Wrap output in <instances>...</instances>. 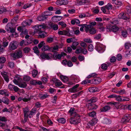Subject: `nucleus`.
<instances>
[{"label": "nucleus", "mask_w": 131, "mask_h": 131, "mask_svg": "<svg viewBox=\"0 0 131 131\" xmlns=\"http://www.w3.org/2000/svg\"><path fill=\"white\" fill-rule=\"evenodd\" d=\"M11 56L13 57L14 60H15L21 58L23 56V52L20 50H16L11 54Z\"/></svg>", "instance_id": "obj_1"}, {"label": "nucleus", "mask_w": 131, "mask_h": 131, "mask_svg": "<svg viewBox=\"0 0 131 131\" xmlns=\"http://www.w3.org/2000/svg\"><path fill=\"white\" fill-rule=\"evenodd\" d=\"M73 34V31L70 30L68 28H67L66 30L62 31L60 30L58 31V34L59 35H64L69 37H71Z\"/></svg>", "instance_id": "obj_2"}, {"label": "nucleus", "mask_w": 131, "mask_h": 131, "mask_svg": "<svg viewBox=\"0 0 131 131\" xmlns=\"http://www.w3.org/2000/svg\"><path fill=\"white\" fill-rule=\"evenodd\" d=\"M69 119V122L70 124H77L81 122V119L80 118V116H73Z\"/></svg>", "instance_id": "obj_3"}, {"label": "nucleus", "mask_w": 131, "mask_h": 131, "mask_svg": "<svg viewBox=\"0 0 131 131\" xmlns=\"http://www.w3.org/2000/svg\"><path fill=\"white\" fill-rule=\"evenodd\" d=\"M118 17L119 19L126 20L129 19L130 18V17L128 13H124L123 12L119 14Z\"/></svg>", "instance_id": "obj_4"}, {"label": "nucleus", "mask_w": 131, "mask_h": 131, "mask_svg": "<svg viewBox=\"0 0 131 131\" xmlns=\"http://www.w3.org/2000/svg\"><path fill=\"white\" fill-rule=\"evenodd\" d=\"M51 55L50 53L47 54L45 52H43L40 54V57L42 59L49 60L52 58V56Z\"/></svg>", "instance_id": "obj_5"}, {"label": "nucleus", "mask_w": 131, "mask_h": 131, "mask_svg": "<svg viewBox=\"0 0 131 131\" xmlns=\"http://www.w3.org/2000/svg\"><path fill=\"white\" fill-rule=\"evenodd\" d=\"M79 86V85L78 84L75 85L72 88L69 89L68 90L69 92L71 93H74L78 91L79 90H81L82 88H80V89L78 88Z\"/></svg>", "instance_id": "obj_6"}, {"label": "nucleus", "mask_w": 131, "mask_h": 131, "mask_svg": "<svg viewBox=\"0 0 131 131\" xmlns=\"http://www.w3.org/2000/svg\"><path fill=\"white\" fill-rule=\"evenodd\" d=\"M87 28V30H86V32H87L88 30H89L90 33L92 34H94L96 32V29L93 27H92L91 25H88Z\"/></svg>", "instance_id": "obj_7"}, {"label": "nucleus", "mask_w": 131, "mask_h": 131, "mask_svg": "<svg viewBox=\"0 0 131 131\" xmlns=\"http://www.w3.org/2000/svg\"><path fill=\"white\" fill-rule=\"evenodd\" d=\"M34 27L35 28L34 32L35 33H38L39 32L42 31L44 28L43 25H36Z\"/></svg>", "instance_id": "obj_8"}, {"label": "nucleus", "mask_w": 131, "mask_h": 131, "mask_svg": "<svg viewBox=\"0 0 131 131\" xmlns=\"http://www.w3.org/2000/svg\"><path fill=\"white\" fill-rule=\"evenodd\" d=\"M130 117L128 116H123L121 120V123L123 124H125L127 122H128L130 120Z\"/></svg>", "instance_id": "obj_9"}, {"label": "nucleus", "mask_w": 131, "mask_h": 131, "mask_svg": "<svg viewBox=\"0 0 131 131\" xmlns=\"http://www.w3.org/2000/svg\"><path fill=\"white\" fill-rule=\"evenodd\" d=\"M98 121L97 118H93L90 121H89L87 124L88 126H92L96 124Z\"/></svg>", "instance_id": "obj_10"}, {"label": "nucleus", "mask_w": 131, "mask_h": 131, "mask_svg": "<svg viewBox=\"0 0 131 131\" xmlns=\"http://www.w3.org/2000/svg\"><path fill=\"white\" fill-rule=\"evenodd\" d=\"M8 73L7 72H4L2 74L4 79L5 81L8 83L9 81V77L8 76Z\"/></svg>", "instance_id": "obj_11"}, {"label": "nucleus", "mask_w": 131, "mask_h": 131, "mask_svg": "<svg viewBox=\"0 0 131 131\" xmlns=\"http://www.w3.org/2000/svg\"><path fill=\"white\" fill-rule=\"evenodd\" d=\"M75 5H78L84 4H87L90 3V1H76Z\"/></svg>", "instance_id": "obj_12"}, {"label": "nucleus", "mask_w": 131, "mask_h": 131, "mask_svg": "<svg viewBox=\"0 0 131 131\" xmlns=\"http://www.w3.org/2000/svg\"><path fill=\"white\" fill-rule=\"evenodd\" d=\"M17 47V45H15V43L13 42H11L10 43L9 49L10 50H13L16 49Z\"/></svg>", "instance_id": "obj_13"}, {"label": "nucleus", "mask_w": 131, "mask_h": 131, "mask_svg": "<svg viewBox=\"0 0 131 131\" xmlns=\"http://www.w3.org/2000/svg\"><path fill=\"white\" fill-rule=\"evenodd\" d=\"M90 105H89L88 109L89 110H93L95 111L96 109L97 108L98 106L95 104H90Z\"/></svg>", "instance_id": "obj_14"}, {"label": "nucleus", "mask_w": 131, "mask_h": 131, "mask_svg": "<svg viewBox=\"0 0 131 131\" xmlns=\"http://www.w3.org/2000/svg\"><path fill=\"white\" fill-rule=\"evenodd\" d=\"M52 56V58L54 60H57V59H61V56L60 54H58L57 52L54 53L52 55L51 54V56Z\"/></svg>", "instance_id": "obj_15"}, {"label": "nucleus", "mask_w": 131, "mask_h": 131, "mask_svg": "<svg viewBox=\"0 0 131 131\" xmlns=\"http://www.w3.org/2000/svg\"><path fill=\"white\" fill-rule=\"evenodd\" d=\"M69 112L73 116H79V115L77 114L75 111V108H71L69 111Z\"/></svg>", "instance_id": "obj_16"}, {"label": "nucleus", "mask_w": 131, "mask_h": 131, "mask_svg": "<svg viewBox=\"0 0 131 131\" xmlns=\"http://www.w3.org/2000/svg\"><path fill=\"white\" fill-rule=\"evenodd\" d=\"M68 2L67 1H57L56 3L57 5L60 6L62 5H67L68 4Z\"/></svg>", "instance_id": "obj_17"}, {"label": "nucleus", "mask_w": 131, "mask_h": 131, "mask_svg": "<svg viewBox=\"0 0 131 131\" xmlns=\"http://www.w3.org/2000/svg\"><path fill=\"white\" fill-rule=\"evenodd\" d=\"M101 79L99 77H96L92 80V83L94 84H99L101 82Z\"/></svg>", "instance_id": "obj_18"}, {"label": "nucleus", "mask_w": 131, "mask_h": 131, "mask_svg": "<svg viewBox=\"0 0 131 131\" xmlns=\"http://www.w3.org/2000/svg\"><path fill=\"white\" fill-rule=\"evenodd\" d=\"M62 18V16H55L52 17V20L53 21L56 22L60 20Z\"/></svg>", "instance_id": "obj_19"}, {"label": "nucleus", "mask_w": 131, "mask_h": 131, "mask_svg": "<svg viewBox=\"0 0 131 131\" xmlns=\"http://www.w3.org/2000/svg\"><path fill=\"white\" fill-rule=\"evenodd\" d=\"M47 17L45 16L43 13L42 14L40 15L37 17L38 20L40 21H42L47 19Z\"/></svg>", "instance_id": "obj_20"}, {"label": "nucleus", "mask_w": 131, "mask_h": 131, "mask_svg": "<svg viewBox=\"0 0 131 131\" xmlns=\"http://www.w3.org/2000/svg\"><path fill=\"white\" fill-rule=\"evenodd\" d=\"M49 25L50 28H52L54 30H57L58 28V26L57 25L53 23L49 24Z\"/></svg>", "instance_id": "obj_21"}, {"label": "nucleus", "mask_w": 131, "mask_h": 131, "mask_svg": "<svg viewBox=\"0 0 131 131\" xmlns=\"http://www.w3.org/2000/svg\"><path fill=\"white\" fill-rule=\"evenodd\" d=\"M95 48L97 51L101 53L103 51V48L99 44H97L96 45Z\"/></svg>", "instance_id": "obj_22"}, {"label": "nucleus", "mask_w": 131, "mask_h": 131, "mask_svg": "<svg viewBox=\"0 0 131 131\" xmlns=\"http://www.w3.org/2000/svg\"><path fill=\"white\" fill-rule=\"evenodd\" d=\"M58 46L57 45L54 46L53 47H51L49 49V51L54 52L58 50Z\"/></svg>", "instance_id": "obj_23"}, {"label": "nucleus", "mask_w": 131, "mask_h": 131, "mask_svg": "<svg viewBox=\"0 0 131 131\" xmlns=\"http://www.w3.org/2000/svg\"><path fill=\"white\" fill-rule=\"evenodd\" d=\"M2 102L7 105L9 103V100L6 97H4L2 98Z\"/></svg>", "instance_id": "obj_24"}, {"label": "nucleus", "mask_w": 131, "mask_h": 131, "mask_svg": "<svg viewBox=\"0 0 131 131\" xmlns=\"http://www.w3.org/2000/svg\"><path fill=\"white\" fill-rule=\"evenodd\" d=\"M97 100V98L95 97H93L91 98V99L88 101V102L89 103H94Z\"/></svg>", "instance_id": "obj_25"}, {"label": "nucleus", "mask_w": 131, "mask_h": 131, "mask_svg": "<svg viewBox=\"0 0 131 131\" xmlns=\"http://www.w3.org/2000/svg\"><path fill=\"white\" fill-rule=\"evenodd\" d=\"M79 42H74L72 43L71 47L72 49L74 50H75L77 48V46L79 44Z\"/></svg>", "instance_id": "obj_26"}, {"label": "nucleus", "mask_w": 131, "mask_h": 131, "mask_svg": "<svg viewBox=\"0 0 131 131\" xmlns=\"http://www.w3.org/2000/svg\"><path fill=\"white\" fill-rule=\"evenodd\" d=\"M119 20L117 18H114L112 19V20L111 21V23L114 25H116L118 24L119 23Z\"/></svg>", "instance_id": "obj_27"}, {"label": "nucleus", "mask_w": 131, "mask_h": 131, "mask_svg": "<svg viewBox=\"0 0 131 131\" xmlns=\"http://www.w3.org/2000/svg\"><path fill=\"white\" fill-rule=\"evenodd\" d=\"M113 3L115 5H118L117 7H118L119 6L122 5V3L120 1H112Z\"/></svg>", "instance_id": "obj_28"}, {"label": "nucleus", "mask_w": 131, "mask_h": 131, "mask_svg": "<svg viewBox=\"0 0 131 131\" xmlns=\"http://www.w3.org/2000/svg\"><path fill=\"white\" fill-rule=\"evenodd\" d=\"M98 89L95 87H92L89 88V90L91 93H94L98 91Z\"/></svg>", "instance_id": "obj_29"}, {"label": "nucleus", "mask_w": 131, "mask_h": 131, "mask_svg": "<svg viewBox=\"0 0 131 131\" xmlns=\"http://www.w3.org/2000/svg\"><path fill=\"white\" fill-rule=\"evenodd\" d=\"M110 107L109 105H106L104 107L102 108L101 109V111L102 112H106L108 110H110Z\"/></svg>", "instance_id": "obj_30"}, {"label": "nucleus", "mask_w": 131, "mask_h": 131, "mask_svg": "<svg viewBox=\"0 0 131 131\" xmlns=\"http://www.w3.org/2000/svg\"><path fill=\"white\" fill-rule=\"evenodd\" d=\"M60 78L61 80L63 82H67L68 80V77L66 76H63L61 75L60 76Z\"/></svg>", "instance_id": "obj_31"}, {"label": "nucleus", "mask_w": 131, "mask_h": 131, "mask_svg": "<svg viewBox=\"0 0 131 131\" xmlns=\"http://www.w3.org/2000/svg\"><path fill=\"white\" fill-rule=\"evenodd\" d=\"M49 95H48L47 94H39V97L40 99H44L45 98L48 97Z\"/></svg>", "instance_id": "obj_32"}, {"label": "nucleus", "mask_w": 131, "mask_h": 131, "mask_svg": "<svg viewBox=\"0 0 131 131\" xmlns=\"http://www.w3.org/2000/svg\"><path fill=\"white\" fill-rule=\"evenodd\" d=\"M0 127L3 129H5L8 128V126L6 123L2 122L0 121Z\"/></svg>", "instance_id": "obj_33"}, {"label": "nucleus", "mask_w": 131, "mask_h": 131, "mask_svg": "<svg viewBox=\"0 0 131 131\" xmlns=\"http://www.w3.org/2000/svg\"><path fill=\"white\" fill-rule=\"evenodd\" d=\"M119 30V28L116 26H114L112 27V31L113 32H115Z\"/></svg>", "instance_id": "obj_34"}, {"label": "nucleus", "mask_w": 131, "mask_h": 131, "mask_svg": "<svg viewBox=\"0 0 131 131\" xmlns=\"http://www.w3.org/2000/svg\"><path fill=\"white\" fill-rule=\"evenodd\" d=\"M49 48L48 46L47 45H44L43 47L41 49L43 51H46L48 50L49 51Z\"/></svg>", "instance_id": "obj_35"}, {"label": "nucleus", "mask_w": 131, "mask_h": 131, "mask_svg": "<svg viewBox=\"0 0 131 131\" xmlns=\"http://www.w3.org/2000/svg\"><path fill=\"white\" fill-rule=\"evenodd\" d=\"M103 123L106 124H110L111 123V121L110 119L107 118H105L103 121Z\"/></svg>", "instance_id": "obj_36"}, {"label": "nucleus", "mask_w": 131, "mask_h": 131, "mask_svg": "<svg viewBox=\"0 0 131 131\" xmlns=\"http://www.w3.org/2000/svg\"><path fill=\"white\" fill-rule=\"evenodd\" d=\"M44 33L45 32L43 31L41 32H39L38 33L39 37L41 38H44L45 36Z\"/></svg>", "instance_id": "obj_37"}, {"label": "nucleus", "mask_w": 131, "mask_h": 131, "mask_svg": "<svg viewBox=\"0 0 131 131\" xmlns=\"http://www.w3.org/2000/svg\"><path fill=\"white\" fill-rule=\"evenodd\" d=\"M43 14L45 16H46L47 18H48V16H50L52 14V13L51 12L48 11L45 12Z\"/></svg>", "instance_id": "obj_38"}, {"label": "nucleus", "mask_w": 131, "mask_h": 131, "mask_svg": "<svg viewBox=\"0 0 131 131\" xmlns=\"http://www.w3.org/2000/svg\"><path fill=\"white\" fill-rule=\"evenodd\" d=\"M14 65V63L13 62H8L7 63V66L11 68H13Z\"/></svg>", "instance_id": "obj_39"}, {"label": "nucleus", "mask_w": 131, "mask_h": 131, "mask_svg": "<svg viewBox=\"0 0 131 131\" xmlns=\"http://www.w3.org/2000/svg\"><path fill=\"white\" fill-rule=\"evenodd\" d=\"M58 122L62 124H64L66 122V120L64 118H60L57 120Z\"/></svg>", "instance_id": "obj_40"}, {"label": "nucleus", "mask_w": 131, "mask_h": 131, "mask_svg": "<svg viewBox=\"0 0 131 131\" xmlns=\"http://www.w3.org/2000/svg\"><path fill=\"white\" fill-rule=\"evenodd\" d=\"M37 111V109L34 108H32L30 111V113L29 114L30 115H32L35 114Z\"/></svg>", "instance_id": "obj_41"}, {"label": "nucleus", "mask_w": 131, "mask_h": 131, "mask_svg": "<svg viewBox=\"0 0 131 131\" xmlns=\"http://www.w3.org/2000/svg\"><path fill=\"white\" fill-rule=\"evenodd\" d=\"M105 7L108 10L111 9L112 8V6L110 3H108Z\"/></svg>", "instance_id": "obj_42"}, {"label": "nucleus", "mask_w": 131, "mask_h": 131, "mask_svg": "<svg viewBox=\"0 0 131 131\" xmlns=\"http://www.w3.org/2000/svg\"><path fill=\"white\" fill-rule=\"evenodd\" d=\"M19 86L21 88H25L27 86V84L25 82H23L20 83L19 84Z\"/></svg>", "instance_id": "obj_43"}, {"label": "nucleus", "mask_w": 131, "mask_h": 131, "mask_svg": "<svg viewBox=\"0 0 131 131\" xmlns=\"http://www.w3.org/2000/svg\"><path fill=\"white\" fill-rule=\"evenodd\" d=\"M94 50V47L92 44H90L89 45L88 50L90 51H92Z\"/></svg>", "instance_id": "obj_44"}, {"label": "nucleus", "mask_w": 131, "mask_h": 131, "mask_svg": "<svg viewBox=\"0 0 131 131\" xmlns=\"http://www.w3.org/2000/svg\"><path fill=\"white\" fill-rule=\"evenodd\" d=\"M38 73V71L35 70H34L32 72V75L33 77H35L37 75Z\"/></svg>", "instance_id": "obj_45"}, {"label": "nucleus", "mask_w": 131, "mask_h": 131, "mask_svg": "<svg viewBox=\"0 0 131 131\" xmlns=\"http://www.w3.org/2000/svg\"><path fill=\"white\" fill-rule=\"evenodd\" d=\"M19 77H16L14 78V79L13 80V81L15 84H17L18 83V80H19Z\"/></svg>", "instance_id": "obj_46"}, {"label": "nucleus", "mask_w": 131, "mask_h": 131, "mask_svg": "<svg viewBox=\"0 0 131 131\" xmlns=\"http://www.w3.org/2000/svg\"><path fill=\"white\" fill-rule=\"evenodd\" d=\"M123 98L121 96L118 95L117 96L116 99L118 102H123Z\"/></svg>", "instance_id": "obj_47"}, {"label": "nucleus", "mask_w": 131, "mask_h": 131, "mask_svg": "<svg viewBox=\"0 0 131 131\" xmlns=\"http://www.w3.org/2000/svg\"><path fill=\"white\" fill-rule=\"evenodd\" d=\"M127 33L126 30H123L122 31V35L123 37H126Z\"/></svg>", "instance_id": "obj_48"}, {"label": "nucleus", "mask_w": 131, "mask_h": 131, "mask_svg": "<svg viewBox=\"0 0 131 131\" xmlns=\"http://www.w3.org/2000/svg\"><path fill=\"white\" fill-rule=\"evenodd\" d=\"M45 43L44 41H41L38 45V47L39 48H40L43 46H44Z\"/></svg>", "instance_id": "obj_49"}, {"label": "nucleus", "mask_w": 131, "mask_h": 131, "mask_svg": "<svg viewBox=\"0 0 131 131\" xmlns=\"http://www.w3.org/2000/svg\"><path fill=\"white\" fill-rule=\"evenodd\" d=\"M30 50V48L28 47H26L24 48L23 49L24 53H28Z\"/></svg>", "instance_id": "obj_50"}, {"label": "nucleus", "mask_w": 131, "mask_h": 131, "mask_svg": "<svg viewBox=\"0 0 131 131\" xmlns=\"http://www.w3.org/2000/svg\"><path fill=\"white\" fill-rule=\"evenodd\" d=\"M58 24L61 25L62 28H64L66 27V24L63 21H60L58 23Z\"/></svg>", "instance_id": "obj_51"}, {"label": "nucleus", "mask_w": 131, "mask_h": 131, "mask_svg": "<svg viewBox=\"0 0 131 131\" xmlns=\"http://www.w3.org/2000/svg\"><path fill=\"white\" fill-rule=\"evenodd\" d=\"M30 83L34 85H37V81L35 80H32L30 81Z\"/></svg>", "instance_id": "obj_52"}, {"label": "nucleus", "mask_w": 131, "mask_h": 131, "mask_svg": "<svg viewBox=\"0 0 131 131\" xmlns=\"http://www.w3.org/2000/svg\"><path fill=\"white\" fill-rule=\"evenodd\" d=\"M82 48L81 47H80L79 48L76 49L75 51V53L77 54L82 53Z\"/></svg>", "instance_id": "obj_53"}, {"label": "nucleus", "mask_w": 131, "mask_h": 131, "mask_svg": "<svg viewBox=\"0 0 131 131\" xmlns=\"http://www.w3.org/2000/svg\"><path fill=\"white\" fill-rule=\"evenodd\" d=\"M6 60L5 58L4 57H0V63H3L5 62Z\"/></svg>", "instance_id": "obj_54"}, {"label": "nucleus", "mask_w": 131, "mask_h": 131, "mask_svg": "<svg viewBox=\"0 0 131 131\" xmlns=\"http://www.w3.org/2000/svg\"><path fill=\"white\" fill-rule=\"evenodd\" d=\"M22 25L23 27H25L26 25H28L29 26L30 25V24L29 23V22H26V21H23L22 23Z\"/></svg>", "instance_id": "obj_55"}, {"label": "nucleus", "mask_w": 131, "mask_h": 131, "mask_svg": "<svg viewBox=\"0 0 131 131\" xmlns=\"http://www.w3.org/2000/svg\"><path fill=\"white\" fill-rule=\"evenodd\" d=\"M96 113L95 111H93L89 114V115L90 116L92 117H94L96 115Z\"/></svg>", "instance_id": "obj_56"}, {"label": "nucleus", "mask_w": 131, "mask_h": 131, "mask_svg": "<svg viewBox=\"0 0 131 131\" xmlns=\"http://www.w3.org/2000/svg\"><path fill=\"white\" fill-rule=\"evenodd\" d=\"M29 111V110L28 107H26L25 108H23L24 115H27V113Z\"/></svg>", "instance_id": "obj_57"}, {"label": "nucleus", "mask_w": 131, "mask_h": 131, "mask_svg": "<svg viewBox=\"0 0 131 131\" xmlns=\"http://www.w3.org/2000/svg\"><path fill=\"white\" fill-rule=\"evenodd\" d=\"M107 26L106 27V31L107 32H110L112 31V27L110 25H109Z\"/></svg>", "instance_id": "obj_58"}, {"label": "nucleus", "mask_w": 131, "mask_h": 131, "mask_svg": "<svg viewBox=\"0 0 131 131\" xmlns=\"http://www.w3.org/2000/svg\"><path fill=\"white\" fill-rule=\"evenodd\" d=\"M32 5V4L31 3L27 4H25L23 7V9H26L27 8H29Z\"/></svg>", "instance_id": "obj_59"}, {"label": "nucleus", "mask_w": 131, "mask_h": 131, "mask_svg": "<svg viewBox=\"0 0 131 131\" xmlns=\"http://www.w3.org/2000/svg\"><path fill=\"white\" fill-rule=\"evenodd\" d=\"M131 46V44L129 43H126L125 44V47L126 49H128Z\"/></svg>", "instance_id": "obj_60"}, {"label": "nucleus", "mask_w": 131, "mask_h": 131, "mask_svg": "<svg viewBox=\"0 0 131 131\" xmlns=\"http://www.w3.org/2000/svg\"><path fill=\"white\" fill-rule=\"evenodd\" d=\"M35 53H38L39 52V51L38 50V47L37 46L34 47L33 49Z\"/></svg>", "instance_id": "obj_61"}, {"label": "nucleus", "mask_w": 131, "mask_h": 131, "mask_svg": "<svg viewBox=\"0 0 131 131\" xmlns=\"http://www.w3.org/2000/svg\"><path fill=\"white\" fill-rule=\"evenodd\" d=\"M23 80L25 81H28L30 80V77L28 76H25L23 77Z\"/></svg>", "instance_id": "obj_62"}, {"label": "nucleus", "mask_w": 131, "mask_h": 131, "mask_svg": "<svg viewBox=\"0 0 131 131\" xmlns=\"http://www.w3.org/2000/svg\"><path fill=\"white\" fill-rule=\"evenodd\" d=\"M127 11L129 14L131 13V7L129 6H127L126 7Z\"/></svg>", "instance_id": "obj_63"}, {"label": "nucleus", "mask_w": 131, "mask_h": 131, "mask_svg": "<svg viewBox=\"0 0 131 131\" xmlns=\"http://www.w3.org/2000/svg\"><path fill=\"white\" fill-rule=\"evenodd\" d=\"M9 42L8 41H4L3 43V46L4 48L6 47L8 45Z\"/></svg>", "instance_id": "obj_64"}]
</instances>
